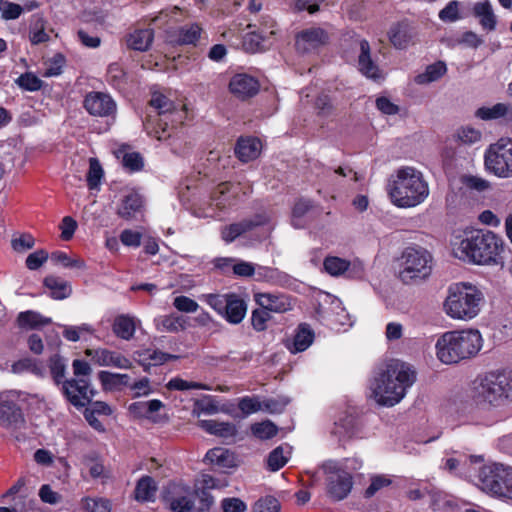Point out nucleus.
<instances>
[{
  "label": "nucleus",
  "mask_w": 512,
  "mask_h": 512,
  "mask_svg": "<svg viewBox=\"0 0 512 512\" xmlns=\"http://www.w3.org/2000/svg\"><path fill=\"white\" fill-rule=\"evenodd\" d=\"M104 177L103 168L97 158L89 159V169L86 175L87 186L89 190L99 188L102 178Z\"/></svg>",
  "instance_id": "de8ad7c7"
},
{
  "label": "nucleus",
  "mask_w": 512,
  "mask_h": 512,
  "mask_svg": "<svg viewBox=\"0 0 512 512\" xmlns=\"http://www.w3.org/2000/svg\"><path fill=\"white\" fill-rule=\"evenodd\" d=\"M479 481L483 490L512 500V467L502 464L483 466Z\"/></svg>",
  "instance_id": "6e6552de"
},
{
  "label": "nucleus",
  "mask_w": 512,
  "mask_h": 512,
  "mask_svg": "<svg viewBox=\"0 0 512 512\" xmlns=\"http://www.w3.org/2000/svg\"><path fill=\"white\" fill-rule=\"evenodd\" d=\"M154 30L152 28L135 29L125 37L127 48L134 51H148L154 41Z\"/></svg>",
  "instance_id": "a878e982"
},
{
  "label": "nucleus",
  "mask_w": 512,
  "mask_h": 512,
  "mask_svg": "<svg viewBox=\"0 0 512 512\" xmlns=\"http://www.w3.org/2000/svg\"><path fill=\"white\" fill-rule=\"evenodd\" d=\"M252 434L260 440L272 439L278 433V427L271 421L266 420L251 425Z\"/></svg>",
  "instance_id": "3c124183"
},
{
  "label": "nucleus",
  "mask_w": 512,
  "mask_h": 512,
  "mask_svg": "<svg viewBox=\"0 0 512 512\" xmlns=\"http://www.w3.org/2000/svg\"><path fill=\"white\" fill-rule=\"evenodd\" d=\"M255 303L269 313H284L292 309L291 297L280 292H255Z\"/></svg>",
  "instance_id": "a211bd4d"
},
{
  "label": "nucleus",
  "mask_w": 512,
  "mask_h": 512,
  "mask_svg": "<svg viewBox=\"0 0 512 512\" xmlns=\"http://www.w3.org/2000/svg\"><path fill=\"white\" fill-rule=\"evenodd\" d=\"M233 185L230 182L218 184L211 192V201L219 209H225L233 204L231 200V189Z\"/></svg>",
  "instance_id": "79ce46f5"
},
{
  "label": "nucleus",
  "mask_w": 512,
  "mask_h": 512,
  "mask_svg": "<svg viewBox=\"0 0 512 512\" xmlns=\"http://www.w3.org/2000/svg\"><path fill=\"white\" fill-rule=\"evenodd\" d=\"M439 19L443 22H456L461 19L459 14V2L456 0L450 1L442 10H440Z\"/></svg>",
  "instance_id": "bf43d9fd"
},
{
  "label": "nucleus",
  "mask_w": 512,
  "mask_h": 512,
  "mask_svg": "<svg viewBox=\"0 0 512 512\" xmlns=\"http://www.w3.org/2000/svg\"><path fill=\"white\" fill-rule=\"evenodd\" d=\"M157 491L158 485L154 478L144 475L136 482L134 498L140 503L154 502Z\"/></svg>",
  "instance_id": "c85d7f7f"
},
{
  "label": "nucleus",
  "mask_w": 512,
  "mask_h": 512,
  "mask_svg": "<svg viewBox=\"0 0 512 512\" xmlns=\"http://www.w3.org/2000/svg\"><path fill=\"white\" fill-rule=\"evenodd\" d=\"M504 242L497 234L483 229L465 231L453 247L456 258L476 265L502 264Z\"/></svg>",
  "instance_id": "f257e3e1"
},
{
  "label": "nucleus",
  "mask_w": 512,
  "mask_h": 512,
  "mask_svg": "<svg viewBox=\"0 0 512 512\" xmlns=\"http://www.w3.org/2000/svg\"><path fill=\"white\" fill-rule=\"evenodd\" d=\"M415 372L404 364L389 365L387 370L375 379L373 393L377 402L394 406L405 396L407 388L415 382Z\"/></svg>",
  "instance_id": "39448f33"
},
{
  "label": "nucleus",
  "mask_w": 512,
  "mask_h": 512,
  "mask_svg": "<svg viewBox=\"0 0 512 512\" xmlns=\"http://www.w3.org/2000/svg\"><path fill=\"white\" fill-rule=\"evenodd\" d=\"M486 169L500 178L512 177V139L500 138L484 154Z\"/></svg>",
  "instance_id": "1a4fd4ad"
},
{
  "label": "nucleus",
  "mask_w": 512,
  "mask_h": 512,
  "mask_svg": "<svg viewBox=\"0 0 512 512\" xmlns=\"http://www.w3.org/2000/svg\"><path fill=\"white\" fill-rule=\"evenodd\" d=\"M149 104L151 107L158 110L159 115V121L157 123V127L155 129V133L157 134V138L159 140L165 139L170 136L169 133H167L168 130V123L162 119L163 116L166 117V115L172 110H174V104L173 102L164 94L160 92H154L151 96V99L149 101Z\"/></svg>",
  "instance_id": "412c9836"
},
{
  "label": "nucleus",
  "mask_w": 512,
  "mask_h": 512,
  "mask_svg": "<svg viewBox=\"0 0 512 512\" xmlns=\"http://www.w3.org/2000/svg\"><path fill=\"white\" fill-rule=\"evenodd\" d=\"M402 269L399 277L404 283L425 279L431 273V254L422 248L408 247L402 254Z\"/></svg>",
  "instance_id": "9d476101"
},
{
  "label": "nucleus",
  "mask_w": 512,
  "mask_h": 512,
  "mask_svg": "<svg viewBox=\"0 0 512 512\" xmlns=\"http://www.w3.org/2000/svg\"><path fill=\"white\" fill-rule=\"evenodd\" d=\"M86 111L92 116L108 117L116 112V103L109 94L92 91L83 101Z\"/></svg>",
  "instance_id": "dca6fc26"
},
{
  "label": "nucleus",
  "mask_w": 512,
  "mask_h": 512,
  "mask_svg": "<svg viewBox=\"0 0 512 512\" xmlns=\"http://www.w3.org/2000/svg\"><path fill=\"white\" fill-rule=\"evenodd\" d=\"M389 40L395 48H405L409 41L410 35L408 34L407 25L403 23L394 24L388 32Z\"/></svg>",
  "instance_id": "49530a36"
},
{
  "label": "nucleus",
  "mask_w": 512,
  "mask_h": 512,
  "mask_svg": "<svg viewBox=\"0 0 512 512\" xmlns=\"http://www.w3.org/2000/svg\"><path fill=\"white\" fill-rule=\"evenodd\" d=\"M106 82L116 90H125L128 85V73L119 62L108 65Z\"/></svg>",
  "instance_id": "e433bc0d"
},
{
  "label": "nucleus",
  "mask_w": 512,
  "mask_h": 512,
  "mask_svg": "<svg viewBox=\"0 0 512 512\" xmlns=\"http://www.w3.org/2000/svg\"><path fill=\"white\" fill-rule=\"evenodd\" d=\"M262 143L253 136L240 137L235 145L236 157L243 163H248L258 158L261 153Z\"/></svg>",
  "instance_id": "5701e85b"
},
{
  "label": "nucleus",
  "mask_w": 512,
  "mask_h": 512,
  "mask_svg": "<svg viewBox=\"0 0 512 512\" xmlns=\"http://www.w3.org/2000/svg\"><path fill=\"white\" fill-rule=\"evenodd\" d=\"M16 84L23 90L35 92L43 86V81L32 72H25L16 79Z\"/></svg>",
  "instance_id": "864d4df0"
},
{
  "label": "nucleus",
  "mask_w": 512,
  "mask_h": 512,
  "mask_svg": "<svg viewBox=\"0 0 512 512\" xmlns=\"http://www.w3.org/2000/svg\"><path fill=\"white\" fill-rule=\"evenodd\" d=\"M221 507L223 512H245L247 509L245 502L236 497L224 498Z\"/></svg>",
  "instance_id": "774afa93"
},
{
  "label": "nucleus",
  "mask_w": 512,
  "mask_h": 512,
  "mask_svg": "<svg viewBox=\"0 0 512 512\" xmlns=\"http://www.w3.org/2000/svg\"><path fill=\"white\" fill-rule=\"evenodd\" d=\"M352 487V475L347 471L340 470L335 475L329 477L327 491L333 500L341 501L349 495Z\"/></svg>",
  "instance_id": "4be33fe9"
},
{
  "label": "nucleus",
  "mask_w": 512,
  "mask_h": 512,
  "mask_svg": "<svg viewBox=\"0 0 512 512\" xmlns=\"http://www.w3.org/2000/svg\"><path fill=\"white\" fill-rule=\"evenodd\" d=\"M512 109L509 104L497 103L492 107H480L476 111V116L482 120H493L504 117Z\"/></svg>",
  "instance_id": "09e8293b"
},
{
  "label": "nucleus",
  "mask_w": 512,
  "mask_h": 512,
  "mask_svg": "<svg viewBox=\"0 0 512 512\" xmlns=\"http://www.w3.org/2000/svg\"><path fill=\"white\" fill-rule=\"evenodd\" d=\"M392 203L399 208H411L423 203L429 195L428 183L420 171L405 166L396 171L388 185Z\"/></svg>",
  "instance_id": "7ed1b4c3"
},
{
  "label": "nucleus",
  "mask_w": 512,
  "mask_h": 512,
  "mask_svg": "<svg viewBox=\"0 0 512 512\" xmlns=\"http://www.w3.org/2000/svg\"><path fill=\"white\" fill-rule=\"evenodd\" d=\"M230 93L239 100L245 101L255 95L260 90L259 80L247 73H237L229 81Z\"/></svg>",
  "instance_id": "f3484780"
},
{
  "label": "nucleus",
  "mask_w": 512,
  "mask_h": 512,
  "mask_svg": "<svg viewBox=\"0 0 512 512\" xmlns=\"http://www.w3.org/2000/svg\"><path fill=\"white\" fill-rule=\"evenodd\" d=\"M0 12L5 20H14L22 14L23 7L8 0H0Z\"/></svg>",
  "instance_id": "680f3d73"
},
{
  "label": "nucleus",
  "mask_w": 512,
  "mask_h": 512,
  "mask_svg": "<svg viewBox=\"0 0 512 512\" xmlns=\"http://www.w3.org/2000/svg\"><path fill=\"white\" fill-rule=\"evenodd\" d=\"M482 342V335L476 329L447 331L436 341V356L443 364H457L475 357Z\"/></svg>",
  "instance_id": "f03ea898"
},
{
  "label": "nucleus",
  "mask_w": 512,
  "mask_h": 512,
  "mask_svg": "<svg viewBox=\"0 0 512 512\" xmlns=\"http://www.w3.org/2000/svg\"><path fill=\"white\" fill-rule=\"evenodd\" d=\"M314 108L319 117H329L334 111L332 100L327 94H319L314 101Z\"/></svg>",
  "instance_id": "13d9d810"
},
{
  "label": "nucleus",
  "mask_w": 512,
  "mask_h": 512,
  "mask_svg": "<svg viewBox=\"0 0 512 512\" xmlns=\"http://www.w3.org/2000/svg\"><path fill=\"white\" fill-rule=\"evenodd\" d=\"M48 257L49 255L45 250H37L27 256L26 267L29 270H37L47 261Z\"/></svg>",
  "instance_id": "338daca9"
},
{
  "label": "nucleus",
  "mask_w": 512,
  "mask_h": 512,
  "mask_svg": "<svg viewBox=\"0 0 512 512\" xmlns=\"http://www.w3.org/2000/svg\"><path fill=\"white\" fill-rule=\"evenodd\" d=\"M360 54L358 56L359 71L373 80L381 78V72L377 64L371 58L370 44L366 39H362L359 43Z\"/></svg>",
  "instance_id": "393cba45"
},
{
  "label": "nucleus",
  "mask_w": 512,
  "mask_h": 512,
  "mask_svg": "<svg viewBox=\"0 0 512 512\" xmlns=\"http://www.w3.org/2000/svg\"><path fill=\"white\" fill-rule=\"evenodd\" d=\"M180 9L178 7H173L172 9H164L159 12L157 16H155L151 22L158 29H163L168 36V31H173L175 29V24L177 23L176 16L178 15Z\"/></svg>",
  "instance_id": "c03bdc74"
},
{
  "label": "nucleus",
  "mask_w": 512,
  "mask_h": 512,
  "mask_svg": "<svg viewBox=\"0 0 512 512\" xmlns=\"http://www.w3.org/2000/svg\"><path fill=\"white\" fill-rule=\"evenodd\" d=\"M288 462V458L284 456L282 446L273 449L267 457V469L276 472L283 468Z\"/></svg>",
  "instance_id": "4d7b16f0"
},
{
  "label": "nucleus",
  "mask_w": 512,
  "mask_h": 512,
  "mask_svg": "<svg viewBox=\"0 0 512 512\" xmlns=\"http://www.w3.org/2000/svg\"><path fill=\"white\" fill-rule=\"evenodd\" d=\"M202 28L197 23L184 25L168 31V41L178 45H195L200 36Z\"/></svg>",
  "instance_id": "b1692460"
},
{
  "label": "nucleus",
  "mask_w": 512,
  "mask_h": 512,
  "mask_svg": "<svg viewBox=\"0 0 512 512\" xmlns=\"http://www.w3.org/2000/svg\"><path fill=\"white\" fill-rule=\"evenodd\" d=\"M46 20L40 15H33L29 26V40L33 45L49 41L50 36L45 31Z\"/></svg>",
  "instance_id": "37998d69"
},
{
  "label": "nucleus",
  "mask_w": 512,
  "mask_h": 512,
  "mask_svg": "<svg viewBox=\"0 0 512 512\" xmlns=\"http://www.w3.org/2000/svg\"><path fill=\"white\" fill-rule=\"evenodd\" d=\"M205 461L217 468H231L234 466V457L229 450L224 448L210 449L205 455Z\"/></svg>",
  "instance_id": "58836bf2"
},
{
  "label": "nucleus",
  "mask_w": 512,
  "mask_h": 512,
  "mask_svg": "<svg viewBox=\"0 0 512 512\" xmlns=\"http://www.w3.org/2000/svg\"><path fill=\"white\" fill-rule=\"evenodd\" d=\"M472 399L477 406L497 407L505 400H512V372L489 371L474 381Z\"/></svg>",
  "instance_id": "20e7f679"
},
{
  "label": "nucleus",
  "mask_w": 512,
  "mask_h": 512,
  "mask_svg": "<svg viewBox=\"0 0 512 512\" xmlns=\"http://www.w3.org/2000/svg\"><path fill=\"white\" fill-rule=\"evenodd\" d=\"M252 512H280V503L275 497L267 496L255 502Z\"/></svg>",
  "instance_id": "052dcab7"
},
{
  "label": "nucleus",
  "mask_w": 512,
  "mask_h": 512,
  "mask_svg": "<svg viewBox=\"0 0 512 512\" xmlns=\"http://www.w3.org/2000/svg\"><path fill=\"white\" fill-rule=\"evenodd\" d=\"M447 72V66L443 61H437L426 67L423 73L415 76L416 84L424 85L439 80Z\"/></svg>",
  "instance_id": "ea45409f"
},
{
  "label": "nucleus",
  "mask_w": 512,
  "mask_h": 512,
  "mask_svg": "<svg viewBox=\"0 0 512 512\" xmlns=\"http://www.w3.org/2000/svg\"><path fill=\"white\" fill-rule=\"evenodd\" d=\"M205 302L230 324H239L247 313L245 298L235 292L204 295Z\"/></svg>",
  "instance_id": "0eeeda50"
},
{
  "label": "nucleus",
  "mask_w": 512,
  "mask_h": 512,
  "mask_svg": "<svg viewBox=\"0 0 512 512\" xmlns=\"http://www.w3.org/2000/svg\"><path fill=\"white\" fill-rule=\"evenodd\" d=\"M135 354L139 357L138 363L143 367L145 372H150L151 366L162 365L167 361L176 358V356L157 350V349H144L136 351Z\"/></svg>",
  "instance_id": "cd10ccee"
},
{
  "label": "nucleus",
  "mask_w": 512,
  "mask_h": 512,
  "mask_svg": "<svg viewBox=\"0 0 512 512\" xmlns=\"http://www.w3.org/2000/svg\"><path fill=\"white\" fill-rule=\"evenodd\" d=\"M48 367L54 383L57 386L61 385L66 380L65 359L59 354H54L48 360Z\"/></svg>",
  "instance_id": "a18cd8bd"
},
{
  "label": "nucleus",
  "mask_w": 512,
  "mask_h": 512,
  "mask_svg": "<svg viewBox=\"0 0 512 512\" xmlns=\"http://www.w3.org/2000/svg\"><path fill=\"white\" fill-rule=\"evenodd\" d=\"M143 206L142 197L135 192H131L123 197L117 209V215L125 220H131L136 217Z\"/></svg>",
  "instance_id": "7c9ffc66"
},
{
  "label": "nucleus",
  "mask_w": 512,
  "mask_h": 512,
  "mask_svg": "<svg viewBox=\"0 0 512 512\" xmlns=\"http://www.w3.org/2000/svg\"><path fill=\"white\" fill-rule=\"evenodd\" d=\"M267 223V218L263 214H256L253 218L243 219L239 222H235L224 226L221 229V238L226 243H232L238 237L244 235L247 232L254 230L257 227L263 226Z\"/></svg>",
  "instance_id": "6ab92c4d"
},
{
  "label": "nucleus",
  "mask_w": 512,
  "mask_h": 512,
  "mask_svg": "<svg viewBox=\"0 0 512 512\" xmlns=\"http://www.w3.org/2000/svg\"><path fill=\"white\" fill-rule=\"evenodd\" d=\"M66 64V58L63 54L57 53L51 59H49L45 65L44 77L59 76L63 72V68Z\"/></svg>",
  "instance_id": "6e6d98bb"
},
{
  "label": "nucleus",
  "mask_w": 512,
  "mask_h": 512,
  "mask_svg": "<svg viewBox=\"0 0 512 512\" xmlns=\"http://www.w3.org/2000/svg\"><path fill=\"white\" fill-rule=\"evenodd\" d=\"M51 322L49 318L43 317L39 312L27 310L20 312L16 323L20 329L34 330L48 325Z\"/></svg>",
  "instance_id": "c9c22d12"
},
{
  "label": "nucleus",
  "mask_w": 512,
  "mask_h": 512,
  "mask_svg": "<svg viewBox=\"0 0 512 512\" xmlns=\"http://www.w3.org/2000/svg\"><path fill=\"white\" fill-rule=\"evenodd\" d=\"M483 301L484 295L475 285L454 283L448 288L443 308L450 318L469 321L479 314Z\"/></svg>",
  "instance_id": "423d86ee"
},
{
  "label": "nucleus",
  "mask_w": 512,
  "mask_h": 512,
  "mask_svg": "<svg viewBox=\"0 0 512 512\" xmlns=\"http://www.w3.org/2000/svg\"><path fill=\"white\" fill-rule=\"evenodd\" d=\"M43 285L50 290V297L54 300H63L72 293L69 282L54 275H48L43 280Z\"/></svg>",
  "instance_id": "72a5a7b5"
},
{
  "label": "nucleus",
  "mask_w": 512,
  "mask_h": 512,
  "mask_svg": "<svg viewBox=\"0 0 512 512\" xmlns=\"http://www.w3.org/2000/svg\"><path fill=\"white\" fill-rule=\"evenodd\" d=\"M323 267L333 277L346 275L350 279H361L364 276V267L361 263H351L337 256L325 257Z\"/></svg>",
  "instance_id": "2eb2a0df"
},
{
  "label": "nucleus",
  "mask_w": 512,
  "mask_h": 512,
  "mask_svg": "<svg viewBox=\"0 0 512 512\" xmlns=\"http://www.w3.org/2000/svg\"><path fill=\"white\" fill-rule=\"evenodd\" d=\"M162 501L172 512H191L194 498L190 486L170 481L163 488Z\"/></svg>",
  "instance_id": "f8f14e48"
},
{
  "label": "nucleus",
  "mask_w": 512,
  "mask_h": 512,
  "mask_svg": "<svg viewBox=\"0 0 512 512\" xmlns=\"http://www.w3.org/2000/svg\"><path fill=\"white\" fill-rule=\"evenodd\" d=\"M159 325L162 326L164 331L176 333L186 329L187 319L176 314L165 315L159 319Z\"/></svg>",
  "instance_id": "8fccbe9b"
},
{
  "label": "nucleus",
  "mask_w": 512,
  "mask_h": 512,
  "mask_svg": "<svg viewBox=\"0 0 512 512\" xmlns=\"http://www.w3.org/2000/svg\"><path fill=\"white\" fill-rule=\"evenodd\" d=\"M473 16L479 20V24L486 31H493L497 26V18L489 0L479 1L473 5Z\"/></svg>",
  "instance_id": "bb28decb"
},
{
  "label": "nucleus",
  "mask_w": 512,
  "mask_h": 512,
  "mask_svg": "<svg viewBox=\"0 0 512 512\" xmlns=\"http://www.w3.org/2000/svg\"><path fill=\"white\" fill-rule=\"evenodd\" d=\"M173 306L180 312L193 313L199 308L198 303L188 296H177L174 298Z\"/></svg>",
  "instance_id": "69168bd1"
},
{
  "label": "nucleus",
  "mask_w": 512,
  "mask_h": 512,
  "mask_svg": "<svg viewBox=\"0 0 512 512\" xmlns=\"http://www.w3.org/2000/svg\"><path fill=\"white\" fill-rule=\"evenodd\" d=\"M163 403L158 399L149 401H137L128 406V411L136 418L150 419L152 414L159 411Z\"/></svg>",
  "instance_id": "4c0bfd02"
},
{
  "label": "nucleus",
  "mask_w": 512,
  "mask_h": 512,
  "mask_svg": "<svg viewBox=\"0 0 512 512\" xmlns=\"http://www.w3.org/2000/svg\"><path fill=\"white\" fill-rule=\"evenodd\" d=\"M86 356L90 357L92 362L102 367H114L118 369H131L133 367L129 358L122 353L107 348L86 349Z\"/></svg>",
  "instance_id": "4468645a"
},
{
  "label": "nucleus",
  "mask_w": 512,
  "mask_h": 512,
  "mask_svg": "<svg viewBox=\"0 0 512 512\" xmlns=\"http://www.w3.org/2000/svg\"><path fill=\"white\" fill-rule=\"evenodd\" d=\"M112 332L119 339L131 340L136 332L135 318L129 314L117 315L112 323Z\"/></svg>",
  "instance_id": "c756f323"
},
{
  "label": "nucleus",
  "mask_w": 512,
  "mask_h": 512,
  "mask_svg": "<svg viewBox=\"0 0 512 512\" xmlns=\"http://www.w3.org/2000/svg\"><path fill=\"white\" fill-rule=\"evenodd\" d=\"M275 21L267 16L264 27L250 31L243 38V47L247 52L256 53L265 49V43L275 34Z\"/></svg>",
  "instance_id": "aec40b11"
},
{
  "label": "nucleus",
  "mask_w": 512,
  "mask_h": 512,
  "mask_svg": "<svg viewBox=\"0 0 512 512\" xmlns=\"http://www.w3.org/2000/svg\"><path fill=\"white\" fill-rule=\"evenodd\" d=\"M328 39L327 32L320 27L304 29L296 36V46L300 49L301 43L303 42L307 43L311 48H317L326 44Z\"/></svg>",
  "instance_id": "2f4dec72"
},
{
  "label": "nucleus",
  "mask_w": 512,
  "mask_h": 512,
  "mask_svg": "<svg viewBox=\"0 0 512 512\" xmlns=\"http://www.w3.org/2000/svg\"><path fill=\"white\" fill-rule=\"evenodd\" d=\"M122 164L130 172H138L143 169V157L138 152L125 153L122 159Z\"/></svg>",
  "instance_id": "0e129e2a"
},
{
  "label": "nucleus",
  "mask_w": 512,
  "mask_h": 512,
  "mask_svg": "<svg viewBox=\"0 0 512 512\" xmlns=\"http://www.w3.org/2000/svg\"><path fill=\"white\" fill-rule=\"evenodd\" d=\"M98 379L104 391L121 390L122 387L128 386L130 381L128 374L113 373L106 370L98 373Z\"/></svg>",
  "instance_id": "f704fd0d"
},
{
  "label": "nucleus",
  "mask_w": 512,
  "mask_h": 512,
  "mask_svg": "<svg viewBox=\"0 0 512 512\" xmlns=\"http://www.w3.org/2000/svg\"><path fill=\"white\" fill-rule=\"evenodd\" d=\"M22 392L9 390L0 393V425L6 429H16L24 422V414L19 405Z\"/></svg>",
  "instance_id": "9b49d317"
},
{
  "label": "nucleus",
  "mask_w": 512,
  "mask_h": 512,
  "mask_svg": "<svg viewBox=\"0 0 512 512\" xmlns=\"http://www.w3.org/2000/svg\"><path fill=\"white\" fill-rule=\"evenodd\" d=\"M271 318V313L262 307H258L251 312V326L255 331L263 332L267 329V324Z\"/></svg>",
  "instance_id": "5fc2aeb1"
},
{
  "label": "nucleus",
  "mask_w": 512,
  "mask_h": 512,
  "mask_svg": "<svg viewBox=\"0 0 512 512\" xmlns=\"http://www.w3.org/2000/svg\"><path fill=\"white\" fill-rule=\"evenodd\" d=\"M314 337L315 334L311 326L307 323H300L294 335V351H305L313 343Z\"/></svg>",
  "instance_id": "a19ab883"
},
{
  "label": "nucleus",
  "mask_w": 512,
  "mask_h": 512,
  "mask_svg": "<svg viewBox=\"0 0 512 512\" xmlns=\"http://www.w3.org/2000/svg\"><path fill=\"white\" fill-rule=\"evenodd\" d=\"M392 483L391 479L385 475H376L371 478L370 485L364 492L365 498L373 497L379 490L389 486Z\"/></svg>",
  "instance_id": "e2e57ef3"
},
{
  "label": "nucleus",
  "mask_w": 512,
  "mask_h": 512,
  "mask_svg": "<svg viewBox=\"0 0 512 512\" xmlns=\"http://www.w3.org/2000/svg\"><path fill=\"white\" fill-rule=\"evenodd\" d=\"M199 426L208 434L222 438H232L237 434V428L230 422H219L216 420H200Z\"/></svg>",
  "instance_id": "473e14b6"
},
{
  "label": "nucleus",
  "mask_w": 512,
  "mask_h": 512,
  "mask_svg": "<svg viewBox=\"0 0 512 512\" xmlns=\"http://www.w3.org/2000/svg\"><path fill=\"white\" fill-rule=\"evenodd\" d=\"M64 398L74 407L80 409L92 402L95 391L90 388V381L86 378L66 379L61 384Z\"/></svg>",
  "instance_id": "ddd939ff"
},
{
  "label": "nucleus",
  "mask_w": 512,
  "mask_h": 512,
  "mask_svg": "<svg viewBox=\"0 0 512 512\" xmlns=\"http://www.w3.org/2000/svg\"><path fill=\"white\" fill-rule=\"evenodd\" d=\"M85 512H110L111 503L108 499L84 497L81 500Z\"/></svg>",
  "instance_id": "603ef678"
}]
</instances>
